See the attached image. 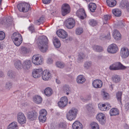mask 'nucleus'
<instances>
[{
	"label": "nucleus",
	"mask_w": 129,
	"mask_h": 129,
	"mask_svg": "<svg viewBox=\"0 0 129 129\" xmlns=\"http://www.w3.org/2000/svg\"><path fill=\"white\" fill-rule=\"evenodd\" d=\"M48 41V39L45 36H43L39 38L37 42L38 47L42 52H44L47 50Z\"/></svg>",
	"instance_id": "1"
},
{
	"label": "nucleus",
	"mask_w": 129,
	"mask_h": 129,
	"mask_svg": "<svg viewBox=\"0 0 129 129\" xmlns=\"http://www.w3.org/2000/svg\"><path fill=\"white\" fill-rule=\"evenodd\" d=\"M78 112V110L75 108H73L70 110L67 115L68 119L72 121L76 118Z\"/></svg>",
	"instance_id": "2"
},
{
	"label": "nucleus",
	"mask_w": 129,
	"mask_h": 129,
	"mask_svg": "<svg viewBox=\"0 0 129 129\" xmlns=\"http://www.w3.org/2000/svg\"><path fill=\"white\" fill-rule=\"evenodd\" d=\"M17 7L20 11L26 12L29 10L30 5L27 3L23 2L18 4L17 6Z\"/></svg>",
	"instance_id": "3"
},
{
	"label": "nucleus",
	"mask_w": 129,
	"mask_h": 129,
	"mask_svg": "<svg viewBox=\"0 0 129 129\" xmlns=\"http://www.w3.org/2000/svg\"><path fill=\"white\" fill-rule=\"evenodd\" d=\"M43 61L42 56L40 54L35 55L32 58V62L35 65H39L42 64Z\"/></svg>",
	"instance_id": "4"
},
{
	"label": "nucleus",
	"mask_w": 129,
	"mask_h": 129,
	"mask_svg": "<svg viewBox=\"0 0 129 129\" xmlns=\"http://www.w3.org/2000/svg\"><path fill=\"white\" fill-rule=\"evenodd\" d=\"M64 26L68 28L71 29L74 27L75 24L74 20L72 18L67 19L64 22Z\"/></svg>",
	"instance_id": "5"
},
{
	"label": "nucleus",
	"mask_w": 129,
	"mask_h": 129,
	"mask_svg": "<svg viewBox=\"0 0 129 129\" xmlns=\"http://www.w3.org/2000/svg\"><path fill=\"white\" fill-rule=\"evenodd\" d=\"M17 120L18 122L21 124L25 123L26 119L24 114L22 112H19L17 114Z\"/></svg>",
	"instance_id": "6"
},
{
	"label": "nucleus",
	"mask_w": 129,
	"mask_h": 129,
	"mask_svg": "<svg viewBox=\"0 0 129 129\" xmlns=\"http://www.w3.org/2000/svg\"><path fill=\"white\" fill-rule=\"evenodd\" d=\"M43 72V69L41 68L34 69L32 73L33 76L35 78H39Z\"/></svg>",
	"instance_id": "7"
},
{
	"label": "nucleus",
	"mask_w": 129,
	"mask_h": 129,
	"mask_svg": "<svg viewBox=\"0 0 129 129\" xmlns=\"http://www.w3.org/2000/svg\"><path fill=\"white\" fill-rule=\"evenodd\" d=\"M68 99L66 96L62 97L60 99V101L58 103V106L60 107H64L67 105Z\"/></svg>",
	"instance_id": "8"
},
{
	"label": "nucleus",
	"mask_w": 129,
	"mask_h": 129,
	"mask_svg": "<svg viewBox=\"0 0 129 129\" xmlns=\"http://www.w3.org/2000/svg\"><path fill=\"white\" fill-rule=\"evenodd\" d=\"M118 50L117 46L115 44L110 45L107 49V51L109 53L114 54L117 52Z\"/></svg>",
	"instance_id": "9"
},
{
	"label": "nucleus",
	"mask_w": 129,
	"mask_h": 129,
	"mask_svg": "<svg viewBox=\"0 0 129 129\" xmlns=\"http://www.w3.org/2000/svg\"><path fill=\"white\" fill-rule=\"evenodd\" d=\"M96 119L101 124H104L106 122L105 115L102 113H99L97 116Z\"/></svg>",
	"instance_id": "10"
},
{
	"label": "nucleus",
	"mask_w": 129,
	"mask_h": 129,
	"mask_svg": "<svg viewBox=\"0 0 129 129\" xmlns=\"http://www.w3.org/2000/svg\"><path fill=\"white\" fill-rule=\"evenodd\" d=\"M70 7L69 5L67 4H63L62 7L61 13L63 16L65 15L70 12Z\"/></svg>",
	"instance_id": "11"
},
{
	"label": "nucleus",
	"mask_w": 129,
	"mask_h": 129,
	"mask_svg": "<svg viewBox=\"0 0 129 129\" xmlns=\"http://www.w3.org/2000/svg\"><path fill=\"white\" fill-rule=\"evenodd\" d=\"M120 54L122 58H126L129 56V50L126 48H122L120 50Z\"/></svg>",
	"instance_id": "12"
},
{
	"label": "nucleus",
	"mask_w": 129,
	"mask_h": 129,
	"mask_svg": "<svg viewBox=\"0 0 129 129\" xmlns=\"http://www.w3.org/2000/svg\"><path fill=\"white\" fill-rule=\"evenodd\" d=\"M76 15L80 19H83L86 17L84 10L83 9H80L77 11L76 13Z\"/></svg>",
	"instance_id": "13"
},
{
	"label": "nucleus",
	"mask_w": 129,
	"mask_h": 129,
	"mask_svg": "<svg viewBox=\"0 0 129 129\" xmlns=\"http://www.w3.org/2000/svg\"><path fill=\"white\" fill-rule=\"evenodd\" d=\"M58 36L60 38L63 39L66 38L68 36L67 32L63 30L60 29L58 30L57 32Z\"/></svg>",
	"instance_id": "14"
},
{
	"label": "nucleus",
	"mask_w": 129,
	"mask_h": 129,
	"mask_svg": "<svg viewBox=\"0 0 129 129\" xmlns=\"http://www.w3.org/2000/svg\"><path fill=\"white\" fill-rule=\"evenodd\" d=\"M93 86L95 88H101L103 85L102 81L99 79L95 80H94L92 83Z\"/></svg>",
	"instance_id": "15"
},
{
	"label": "nucleus",
	"mask_w": 129,
	"mask_h": 129,
	"mask_svg": "<svg viewBox=\"0 0 129 129\" xmlns=\"http://www.w3.org/2000/svg\"><path fill=\"white\" fill-rule=\"evenodd\" d=\"M51 77V74L50 72L47 70H44L43 72L42 76L43 79L44 80H48Z\"/></svg>",
	"instance_id": "16"
},
{
	"label": "nucleus",
	"mask_w": 129,
	"mask_h": 129,
	"mask_svg": "<svg viewBox=\"0 0 129 129\" xmlns=\"http://www.w3.org/2000/svg\"><path fill=\"white\" fill-rule=\"evenodd\" d=\"M37 113L34 111L29 112L28 113V118L31 120H34L37 117Z\"/></svg>",
	"instance_id": "17"
},
{
	"label": "nucleus",
	"mask_w": 129,
	"mask_h": 129,
	"mask_svg": "<svg viewBox=\"0 0 129 129\" xmlns=\"http://www.w3.org/2000/svg\"><path fill=\"white\" fill-rule=\"evenodd\" d=\"M31 62L30 61L26 60L23 63L22 68L25 70H28L31 66Z\"/></svg>",
	"instance_id": "18"
},
{
	"label": "nucleus",
	"mask_w": 129,
	"mask_h": 129,
	"mask_svg": "<svg viewBox=\"0 0 129 129\" xmlns=\"http://www.w3.org/2000/svg\"><path fill=\"white\" fill-rule=\"evenodd\" d=\"M112 35L114 39L116 40H119L121 39V35L120 33L116 29L113 30Z\"/></svg>",
	"instance_id": "19"
},
{
	"label": "nucleus",
	"mask_w": 129,
	"mask_h": 129,
	"mask_svg": "<svg viewBox=\"0 0 129 129\" xmlns=\"http://www.w3.org/2000/svg\"><path fill=\"white\" fill-rule=\"evenodd\" d=\"M73 129H82V124L78 121H76L72 125Z\"/></svg>",
	"instance_id": "20"
},
{
	"label": "nucleus",
	"mask_w": 129,
	"mask_h": 129,
	"mask_svg": "<svg viewBox=\"0 0 129 129\" xmlns=\"http://www.w3.org/2000/svg\"><path fill=\"white\" fill-rule=\"evenodd\" d=\"M12 39L13 41L22 38L21 35L18 33L15 32L13 34L12 37Z\"/></svg>",
	"instance_id": "21"
},
{
	"label": "nucleus",
	"mask_w": 129,
	"mask_h": 129,
	"mask_svg": "<svg viewBox=\"0 0 129 129\" xmlns=\"http://www.w3.org/2000/svg\"><path fill=\"white\" fill-rule=\"evenodd\" d=\"M34 102L37 104L41 103L42 101V98L39 95H36L33 98Z\"/></svg>",
	"instance_id": "22"
},
{
	"label": "nucleus",
	"mask_w": 129,
	"mask_h": 129,
	"mask_svg": "<svg viewBox=\"0 0 129 129\" xmlns=\"http://www.w3.org/2000/svg\"><path fill=\"white\" fill-rule=\"evenodd\" d=\"M107 105L104 104L100 103L98 104V106L100 110L105 111L109 110L110 108L109 107H108V105H107Z\"/></svg>",
	"instance_id": "23"
},
{
	"label": "nucleus",
	"mask_w": 129,
	"mask_h": 129,
	"mask_svg": "<svg viewBox=\"0 0 129 129\" xmlns=\"http://www.w3.org/2000/svg\"><path fill=\"white\" fill-rule=\"evenodd\" d=\"M119 113V110L116 108H113L111 109L110 111V116H114L118 115Z\"/></svg>",
	"instance_id": "24"
},
{
	"label": "nucleus",
	"mask_w": 129,
	"mask_h": 129,
	"mask_svg": "<svg viewBox=\"0 0 129 129\" xmlns=\"http://www.w3.org/2000/svg\"><path fill=\"white\" fill-rule=\"evenodd\" d=\"M112 12L113 14L116 17H119L121 15V10L116 8L112 10Z\"/></svg>",
	"instance_id": "25"
},
{
	"label": "nucleus",
	"mask_w": 129,
	"mask_h": 129,
	"mask_svg": "<svg viewBox=\"0 0 129 129\" xmlns=\"http://www.w3.org/2000/svg\"><path fill=\"white\" fill-rule=\"evenodd\" d=\"M107 5L110 7H113L116 5L117 2L116 0H107Z\"/></svg>",
	"instance_id": "26"
},
{
	"label": "nucleus",
	"mask_w": 129,
	"mask_h": 129,
	"mask_svg": "<svg viewBox=\"0 0 129 129\" xmlns=\"http://www.w3.org/2000/svg\"><path fill=\"white\" fill-rule=\"evenodd\" d=\"M18 127L17 123L13 122L10 123L7 126V129H17Z\"/></svg>",
	"instance_id": "27"
},
{
	"label": "nucleus",
	"mask_w": 129,
	"mask_h": 129,
	"mask_svg": "<svg viewBox=\"0 0 129 129\" xmlns=\"http://www.w3.org/2000/svg\"><path fill=\"white\" fill-rule=\"evenodd\" d=\"M86 79L82 75L78 76L77 79V82L78 83H82L85 81Z\"/></svg>",
	"instance_id": "28"
},
{
	"label": "nucleus",
	"mask_w": 129,
	"mask_h": 129,
	"mask_svg": "<svg viewBox=\"0 0 129 129\" xmlns=\"http://www.w3.org/2000/svg\"><path fill=\"white\" fill-rule=\"evenodd\" d=\"M46 95L47 96H50L53 93V91L52 89L50 87L46 88L44 91Z\"/></svg>",
	"instance_id": "29"
},
{
	"label": "nucleus",
	"mask_w": 129,
	"mask_h": 129,
	"mask_svg": "<svg viewBox=\"0 0 129 129\" xmlns=\"http://www.w3.org/2000/svg\"><path fill=\"white\" fill-rule=\"evenodd\" d=\"M92 48L94 51L98 52H101L103 51V49L102 47L97 45H93Z\"/></svg>",
	"instance_id": "30"
},
{
	"label": "nucleus",
	"mask_w": 129,
	"mask_h": 129,
	"mask_svg": "<svg viewBox=\"0 0 129 129\" xmlns=\"http://www.w3.org/2000/svg\"><path fill=\"white\" fill-rule=\"evenodd\" d=\"M115 63L117 70L125 69L126 68V67L123 66L120 62H117Z\"/></svg>",
	"instance_id": "31"
},
{
	"label": "nucleus",
	"mask_w": 129,
	"mask_h": 129,
	"mask_svg": "<svg viewBox=\"0 0 129 129\" xmlns=\"http://www.w3.org/2000/svg\"><path fill=\"white\" fill-rule=\"evenodd\" d=\"M90 11L92 12H94L96 8V5L95 4L93 3H90L88 5Z\"/></svg>",
	"instance_id": "32"
},
{
	"label": "nucleus",
	"mask_w": 129,
	"mask_h": 129,
	"mask_svg": "<svg viewBox=\"0 0 129 129\" xmlns=\"http://www.w3.org/2000/svg\"><path fill=\"white\" fill-rule=\"evenodd\" d=\"M112 79L113 82L115 83H117L119 82L120 79L119 76L116 75H114L112 76Z\"/></svg>",
	"instance_id": "33"
},
{
	"label": "nucleus",
	"mask_w": 129,
	"mask_h": 129,
	"mask_svg": "<svg viewBox=\"0 0 129 129\" xmlns=\"http://www.w3.org/2000/svg\"><path fill=\"white\" fill-rule=\"evenodd\" d=\"M14 64L15 67L18 69H21L22 68V64L21 62L19 60L15 61Z\"/></svg>",
	"instance_id": "34"
},
{
	"label": "nucleus",
	"mask_w": 129,
	"mask_h": 129,
	"mask_svg": "<svg viewBox=\"0 0 129 129\" xmlns=\"http://www.w3.org/2000/svg\"><path fill=\"white\" fill-rule=\"evenodd\" d=\"M53 43L54 46L57 48H59L60 45V43L59 40L56 38H54Z\"/></svg>",
	"instance_id": "35"
},
{
	"label": "nucleus",
	"mask_w": 129,
	"mask_h": 129,
	"mask_svg": "<svg viewBox=\"0 0 129 129\" xmlns=\"http://www.w3.org/2000/svg\"><path fill=\"white\" fill-rule=\"evenodd\" d=\"M56 66L58 68L62 69L64 68L65 66V64L63 62L58 61L56 62Z\"/></svg>",
	"instance_id": "36"
},
{
	"label": "nucleus",
	"mask_w": 129,
	"mask_h": 129,
	"mask_svg": "<svg viewBox=\"0 0 129 129\" xmlns=\"http://www.w3.org/2000/svg\"><path fill=\"white\" fill-rule=\"evenodd\" d=\"M91 128L92 129H99V126L98 124L96 123L93 122L90 124Z\"/></svg>",
	"instance_id": "37"
},
{
	"label": "nucleus",
	"mask_w": 129,
	"mask_h": 129,
	"mask_svg": "<svg viewBox=\"0 0 129 129\" xmlns=\"http://www.w3.org/2000/svg\"><path fill=\"white\" fill-rule=\"evenodd\" d=\"M122 94V92L121 91H118L116 93V98L118 101L121 103V96Z\"/></svg>",
	"instance_id": "38"
},
{
	"label": "nucleus",
	"mask_w": 129,
	"mask_h": 129,
	"mask_svg": "<svg viewBox=\"0 0 129 129\" xmlns=\"http://www.w3.org/2000/svg\"><path fill=\"white\" fill-rule=\"evenodd\" d=\"M86 108L89 112H92L94 111V109L92 106L91 104H89L86 106Z\"/></svg>",
	"instance_id": "39"
},
{
	"label": "nucleus",
	"mask_w": 129,
	"mask_h": 129,
	"mask_svg": "<svg viewBox=\"0 0 129 129\" xmlns=\"http://www.w3.org/2000/svg\"><path fill=\"white\" fill-rule=\"evenodd\" d=\"M44 18L42 17L39 19L35 21V23L37 25H39L44 21Z\"/></svg>",
	"instance_id": "40"
},
{
	"label": "nucleus",
	"mask_w": 129,
	"mask_h": 129,
	"mask_svg": "<svg viewBox=\"0 0 129 129\" xmlns=\"http://www.w3.org/2000/svg\"><path fill=\"white\" fill-rule=\"evenodd\" d=\"M22 38L13 41L14 44L17 46H19L22 42Z\"/></svg>",
	"instance_id": "41"
},
{
	"label": "nucleus",
	"mask_w": 129,
	"mask_h": 129,
	"mask_svg": "<svg viewBox=\"0 0 129 129\" xmlns=\"http://www.w3.org/2000/svg\"><path fill=\"white\" fill-rule=\"evenodd\" d=\"M83 32V30L81 27H78L76 28V34L78 35H80Z\"/></svg>",
	"instance_id": "42"
},
{
	"label": "nucleus",
	"mask_w": 129,
	"mask_h": 129,
	"mask_svg": "<svg viewBox=\"0 0 129 129\" xmlns=\"http://www.w3.org/2000/svg\"><path fill=\"white\" fill-rule=\"evenodd\" d=\"M85 57V55L83 53L80 52L78 55V60L79 61H81L84 59Z\"/></svg>",
	"instance_id": "43"
},
{
	"label": "nucleus",
	"mask_w": 129,
	"mask_h": 129,
	"mask_svg": "<svg viewBox=\"0 0 129 129\" xmlns=\"http://www.w3.org/2000/svg\"><path fill=\"white\" fill-rule=\"evenodd\" d=\"M39 119L40 121L42 122H44L46 120V117L45 116L41 115H40L39 117Z\"/></svg>",
	"instance_id": "44"
},
{
	"label": "nucleus",
	"mask_w": 129,
	"mask_h": 129,
	"mask_svg": "<svg viewBox=\"0 0 129 129\" xmlns=\"http://www.w3.org/2000/svg\"><path fill=\"white\" fill-rule=\"evenodd\" d=\"M91 63L90 62H86L84 64V67L86 69H88L90 67Z\"/></svg>",
	"instance_id": "45"
},
{
	"label": "nucleus",
	"mask_w": 129,
	"mask_h": 129,
	"mask_svg": "<svg viewBox=\"0 0 129 129\" xmlns=\"http://www.w3.org/2000/svg\"><path fill=\"white\" fill-rule=\"evenodd\" d=\"M63 91L64 92H66V93L67 95L69 94V92L70 91L69 87L67 86H64L62 88Z\"/></svg>",
	"instance_id": "46"
},
{
	"label": "nucleus",
	"mask_w": 129,
	"mask_h": 129,
	"mask_svg": "<svg viewBox=\"0 0 129 129\" xmlns=\"http://www.w3.org/2000/svg\"><path fill=\"white\" fill-rule=\"evenodd\" d=\"M127 3V2L126 1H122L120 3V7L123 8H125Z\"/></svg>",
	"instance_id": "47"
},
{
	"label": "nucleus",
	"mask_w": 129,
	"mask_h": 129,
	"mask_svg": "<svg viewBox=\"0 0 129 129\" xmlns=\"http://www.w3.org/2000/svg\"><path fill=\"white\" fill-rule=\"evenodd\" d=\"M102 95L103 98L104 99H107L109 98V94L106 92L103 91L102 92Z\"/></svg>",
	"instance_id": "48"
},
{
	"label": "nucleus",
	"mask_w": 129,
	"mask_h": 129,
	"mask_svg": "<svg viewBox=\"0 0 129 129\" xmlns=\"http://www.w3.org/2000/svg\"><path fill=\"white\" fill-rule=\"evenodd\" d=\"M40 115L46 116L47 114V113L46 110L45 109H42L40 111Z\"/></svg>",
	"instance_id": "49"
},
{
	"label": "nucleus",
	"mask_w": 129,
	"mask_h": 129,
	"mask_svg": "<svg viewBox=\"0 0 129 129\" xmlns=\"http://www.w3.org/2000/svg\"><path fill=\"white\" fill-rule=\"evenodd\" d=\"M28 50L25 47H22L21 48V52L22 53H26L28 52Z\"/></svg>",
	"instance_id": "50"
},
{
	"label": "nucleus",
	"mask_w": 129,
	"mask_h": 129,
	"mask_svg": "<svg viewBox=\"0 0 129 129\" xmlns=\"http://www.w3.org/2000/svg\"><path fill=\"white\" fill-rule=\"evenodd\" d=\"M5 37V33L3 31H0V40H3Z\"/></svg>",
	"instance_id": "51"
},
{
	"label": "nucleus",
	"mask_w": 129,
	"mask_h": 129,
	"mask_svg": "<svg viewBox=\"0 0 129 129\" xmlns=\"http://www.w3.org/2000/svg\"><path fill=\"white\" fill-rule=\"evenodd\" d=\"M106 38L108 39H110V34L109 33L108 35L107 36H106L104 34H103L101 35L100 37V38L101 40H102L103 38Z\"/></svg>",
	"instance_id": "52"
},
{
	"label": "nucleus",
	"mask_w": 129,
	"mask_h": 129,
	"mask_svg": "<svg viewBox=\"0 0 129 129\" xmlns=\"http://www.w3.org/2000/svg\"><path fill=\"white\" fill-rule=\"evenodd\" d=\"M7 75L10 78H13L14 76V75L13 72L11 71H9L7 73Z\"/></svg>",
	"instance_id": "53"
},
{
	"label": "nucleus",
	"mask_w": 129,
	"mask_h": 129,
	"mask_svg": "<svg viewBox=\"0 0 129 129\" xmlns=\"http://www.w3.org/2000/svg\"><path fill=\"white\" fill-rule=\"evenodd\" d=\"M97 22L96 21L94 20H92L90 21L89 22V24L91 25L94 26L97 24Z\"/></svg>",
	"instance_id": "54"
},
{
	"label": "nucleus",
	"mask_w": 129,
	"mask_h": 129,
	"mask_svg": "<svg viewBox=\"0 0 129 129\" xmlns=\"http://www.w3.org/2000/svg\"><path fill=\"white\" fill-rule=\"evenodd\" d=\"M66 127V124L63 122L60 123L58 125V127L59 128H65Z\"/></svg>",
	"instance_id": "55"
},
{
	"label": "nucleus",
	"mask_w": 129,
	"mask_h": 129,
	"mask_svg": "<svg viewBox=\"0 0 129 129\" xmlns=\"http://www.w3.org/2000/svg\"><path fill=\"white\" fill-rule=\"evenodd\" d=\"M109 69L111 70H117L115 63L110 66L109 67Z\"/></svg>",
	"instance_id": "56"
},
{
	"label": "nucleus",
	"mask_w": 129,
	"mask_h": 129,
	"mask_svg": "<svg viewBox=\"0 0 129 129\" xmlns=\"http://www.w3.org/2000/svg\"><path fill=\"white\" fill-rule=\"evenodd\" d=\"M12 84L10 82H8L6 83V88L8 89H9L12 87Z\"/></svg>",
	"instance_id": "57"
},
{
	"label": "nucleus",
	"mask_w": 129,
	"mask_h": 129,
	"mask_svg": "<svg viewBox=\"0 0 129 129\" xmlns=\"http://www.w3.org/2000/svg\"><path fill=\"white\" fill-rule=\"evenodd\" d=\"M124 26V24L122 21H120L119 22L118 27L119 28H123Z\"/></svg>",
	"instance_id": "58"
},
{
	"label": "nucleus",
	"mask_w": 129,
	"mask_h": 129,
	"mask_svg": "<svg viewBox=\"0 0 129 129\" xmlns=\"http://www.w3.org/2000/svg\"><path fill=\"white\" fill-rule=\"evenodd\" d=\"M104 18L105 21H107L110 19V17L108 15H106L104 16Z\"/></svg>",
	"instance_id": "59"
},
{
	"label": "nucleus",
	"mask_w": 129,
	"mask_h": 129,
	"mask_svg": "<svg viewBox=\"0 0 129 129\" xmlns=\"http://www.w3.org/2000/svg\"><path fill=\"white\" fill-rule=\"evenodd\" d=\"M125 109L126 110H129V102L125 104Z\"/></svg>",
	"instance_id": "60"
},
{
	"label": "nucleus",
	"mask_w": 129,
	"mask_h": 129,
	"mask_svg": "<svg viewBox=\"0 0 129 129\" xmlns=\"http://www.w3.org/2000/svg\"><path fill=\"white\" fill-rule=\"evenodd\" d=\"M29 30L31 31L32 33L35 31L33 25H31L29 27Z\"/></svg>",
	"instance_id": "61"
},
{
	"label": "nucleus",
	"mask_w": 129,
	"mask_h": 129,
	"mask_svg": "<svg viewBox=\"0 0 129 129\" xmlns=\"http://www.w3.org/2000/svg\"><path fill=\"white\" fill-rule=\"evenodd\" d=\"M91 97L90 94L87 95L85 98V101H88L90 99Z\"/></svg>",
	"instance_id": "62"
},
{
	"label": "nucleus",
	"mask_w": 129,
	"mask_h": 129,
	"mask_svg": "<svg viewBox=\"0 0 129 129\" xmlns=\"http://www.w3.org/2000/svg\"><path fill=\"white\" fill-rule=\"evenodd\" d=\"M51 0H42L43 3L45 4H48L50 3Z\"/></svg>",
	"instance_id": "63"
},
{
	"label": "nucleus",
	"mask_w": 129,
	"mask_h": 129,
	"mask_svg": "<svg viewBox=\"0 0 129 129\" xmlns=\"http://www.w3.org/2000/svg\"><path fill=\"white\" fill-rule=\"evenodd\" d=\"M69 57L70 61L71 62H72V61L74 60V57L73 56H69Z\"/></svg>",
	"instance_id": "64"
}]
</instances>
